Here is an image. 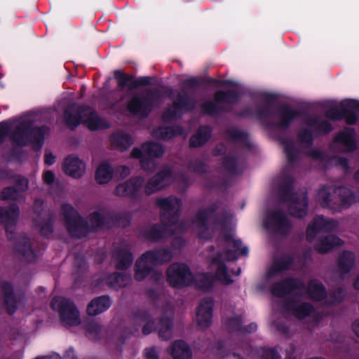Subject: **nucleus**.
<instances>
[{
	"label": "nucleus",
	"instance_id": "obj_1",
	"mask_svg": "<svg viewBox=\"0 0 359 359\" xmlns=\"http://www.w3.org/2000/svg\"><path fill=\"white\" fill-rule=\"evenodd\" d=\"M72 112V109L65 112L66 123L71 128L77 126L80 123H83L90 130L104 128L109 126L106 121L100 118L90 108L80 109L74 114Z\"/></svg>",
	"mask_w": 359,
	"mask_h": 359
},
{
	"label": "nucleus",
	"instance_id": "obj_2",
	"mask_svg": "<svg viewBox=\"0 0 359 359\" xmlns=\"http://www.w3.org/2000/svg\"><path fill=\"white\" fill-rule=\"evenodd\" d=\"M171 257L170 252L166 250L145 253L136 263V278L143 279L153 266L169 261Z\"/></svg>",
	"mask_w": 359,
	"mask_h": 359
},
{
	"label": "nucleus",
	"instance_id": "obj_3",
	"mask_svg": "<svg viewBox=\"0 0 359 359\" xmlns=\"http://www.w3.org/2000/svg\"><path fill=\"white\" fill-rule=\"evenodd\" d=\"M51 307L60 313V320L66 327L76 326L81 323L79 313L74 304L63 297H55L51 302Z\"/></svg>",
	"mask_w": 359,
	"mask_h": 359
},
{
	"label": "nucleus",
	"instance_id": "obj_4",
	"mask_svg": "<svg viewBox=\"0 0 359 359\" xmlns=\"http://www.w3.org/2000/svg\"><path fill=\"white\" fill-rule=\"evenodd\" d=\"M158 205L164 210L163 219H164L170 215H172V218L169 221L170 224H166L163 232L158 233V230L156 227L153 229V233L151 236L154 240L158 239L163 235L166 234L167 231H171L172 225H175V228H178L180 226V224H177L175 223L177 221L176 212L181 206V202L178 199L172 197L169 198L160 199Z\"/></svg>",
	"mask_w": 359,
	"mask_h": 359
},
{
	"label": "nucleus",
	"instance_id": "obj_5",
	"mask_svg": "<svg viewBox=\"0 0 359 359\" xmlns=\"http://www.w3.org/2000/svg\"><path fill=\"white\" fill-rule=\"evenodd\" d=\"M168 280L174 287H181L190 285L192 276L188 267L183 264H172L167 271Z\"/></svg>",
	"mask_w": 359,
	"mask_h": 359
},
{
	"label": "nucleus",
	"instance_id": "obj_6",
	"mask_svg": "<svg viewBox=\"0 0 359 359\" xmlns=\"http://www.w3.org/2000/svg\"><path fill=\"white\" fill-rule=\"evenodd\" d=\"M32 123L29 121H21L17 126L16 130L12 136L13 142L18 145H25L29 142L40 141L41 138L36 137L41 135L40 129H32Z\"/></svg>",
	"mask_w": 359,
	"mask_h": 359
},
{
	"label": "nucleus",
	"instance_id": "obj_7",
	"mask_svg": "<svg viewBox=\"0 0 359 359\" xmlns=\"http://www.w3.org/2000/svg\"><path fill=\"white\" fill-rule=\"evenodd\" d=\"M339 110L343 111L348 124H353L356 121V116L359 114V102L351 100H344L336 108L327 112V117L332 119L339 118L341 114L337 112Z\"/></svg>",
	"mask_w": 359,
	"mask_h": 359
},
{
	"label": "nucleus",
	"instance_id": "obj_8",
	"mask_svg": "<svg viewBox=\"0 0 359 359\" xmlns=\"http://www.w3.org/2000/svg\"><path fill=\"white\" fill-rule=\"evenodd\" d=\"M163 153L161 145L158 144L147 143L144 144L141 148H135L132 151V156L140 158V162L144 166L145 161L149 160L152 157H159Z\"/></svg>",
	"mask_w": 359,
	"mask_h": 359
},
{
	"label": "nucleus",
	"instance_id": "obj_9",
	"mask_svg": "<svg viewBox=\"0 0 359 359\" xmlns=\"http://www.w3.org/2000/svg\"><path fill=\"white\" fill-rule=\"evenodd\" d=\"M212 300L206 299L201 303L197 314L196 320L199 326L206 327L210 325L212 317Z\"/></svg>",
	"mask_w": 359,
	"mask_h": 359
},
{
	"label": "nucleus",
	"instance_id": "obj_10",
	"mask_svg": "<svg viewBox=\"0 0 359 359\" xmlns=\"http://www.w3.org/2000/svg\"><path fill=\"white\" fill-rule=\"evenodd\" d=\"M64 171L72 177H80L84 173L85 165L77 157L70 156L65 161Z\"/></svg>",
	"mask_w": 359,
	"mask_h": 359
},
{
	"label": "nucleus",
	"instance_id": "obj_11",
	"mask_svg": "<svg viewBox=\"0 0 359 359\" xmlns=\"http://www.w3.org/2000/svg\"><path fill=\"white\" fill-rule=\"evenodd\" d=\"M111 306V301L108 297H100L93 299L87 307L89 316H96L106 311Z\"/></svg>",
	"mask_w": 359,
	"mask_h": 359
},
{
	"label": "nucleus",
	"instance_id": "obj_12",
	"mask_svg": "<svg viewBox=\"0 0 359 359\" xmlns=\"http://www.w3.org/2000/svg\"><path fill=\"white\" fill-rule=\"evenodd\" d=\"M211 267L212 270H216L215 278L219 280L222 284L228 285L232 282L230 276L226 271L224 259L220 257L212 260Z\"/></svg>",
	"mask_w": 359,
	"mask_h": 359
},
{
	"label": "nucleus",
	"instance_id": "obj_13",
	"mask_svg": "<svg viewBox=\"0 0 359 359\" xmlns=\"http://www.w3.org/2000/svg\"><path fill=\"white\" fill-rule=\"evenodd\" d=\"M18 212V208L15 205L11 206L9 210L0 209V222L5 224L7 232L16 223Z\"/></svg>",
	"mask_w": 359,
	"mask_h": 359
},
{
	"label": "nucleus",
	"instance_id": "obj_14",
	"mask_svg": "<svg viewBox=\"0 0 359 359\" xmlns=\"http://www.w3.org/2000/svg\"><path fill=\"white\" fill-rule=\"evenodd\" d=\"M143 180L141 177H137L129 182L119 184L116 189V194L123 196L132 194L142 185Z\"/></svg>",
	"mask_w": 359,
	"mask_h": 359
},
{
	"label": "nucleus",
	"instance_id": "obj_15",
	"mask_svg": "<svg viewBox=\"0 0 359 359\" xmlns=\"http://www.w3.org/2000/svg\"><path fill=\"white\" fill-rule=\"evenodd\" d=\"M170 177V173L168 172L158 174L148 183L146 187L147 193L149 194L163 188L169 182Z\"/></svg>",
	"mask_w": 359,
	"mask_h": 359
},
{
	"label": "nucleus",
	"instance_id": "obj_16",
	"mask_svg": "<svg viewBox=\"0 0 359 359\" xmlns=\"http://www.w3.org/2000/svg\"><path fill=\"white\" fill-rule=\"evenodd\" d=\"M172 355L174 359H190L191 352L184 341H176L173 345Z\"/></svg>",
	"mask_w": 359,
	"mask_h": 359
},
{
	"label": "nucleus",
	"instance_id": "obj_17",
	"mask_svg": "<svg viewBox=\"0 0 359 359\" xmlns=\"http://www.w3.org/2000/svg\"><path fill=\"white\" fill-rule=\"evenodd\" d=\"M335 141L342 144L346 151H350L355 146L353 132L351 130H346L336 137Z\"/></svg>",
	"mask_w": 359,
	"mask_h": 359
},
{
	"label": "nucleus",
	"instance_id": "obj_18",
	"mask_svg": "<svg viewBox=\"0 0 359 359\" xmlns=\"http://www.w3.org/2000/svg\"><path fill=\"white\" fill-rule=\"evenodd\" d=\"M210 130L209 127L201 128L197 133L194 135L190 140V144L192 147H198L203 144L209 138Z\"/></svg>",
	"mask_w": 359,
	"mask_h": 359
},
{
	"label": "nucleus",
	"instance_id": "obj_19",
	"mask_svg": "<svg viewBox=\"0 0 359 359\" xmlns=\"http://www.w3.org/2000/svg\"><path fill=\"white\" fill-rule=\"evenodd\" d=\"M307 201L303 198L300 201H293L290 207L292 215L297 217H302L306 212Z\"/></svg>",
	"mask_w": 359,
	"mask_h": 359
},
{
	"label": "nucleus",
	"instance_id": "obj_20",
	"mask_svg": "<svg viewBox=\"0 0 359 359\" xmlns=\"http://www.w3.org/2000/svg\"><path fill=\"white\" fill-rule=\"evenodd\" d=\"M111 178V170L107 164H102L96 170L95 180L99 184L108 182Z\"/></svg>",
	"mask_w": 359,
	"mask_h": 359
},
{
	"label": "nucleus",
	"instance_id": "obj_21",
	"mask_svg": "<svg viewBox=\"0 0 359 359\" xmlns=\"http://www.w3.org/2000/svg\"><path fill=\"white\" fill-rule=\"evenodd\" d=\"M4 295H5V304L6 306V309L8 313L12 314L14 313L16 305V299L14 295L12 293V287L11 285H6L4 289Z\"/></svg>",
	"mask_w": 359,
	"mask_h": 359
},
{
	"label": "nucleus",
	"instance_id": "obj_22",
	"mask_svg": "<svg viewBox=\"0 0 359 359\" xmlns=\"http://www.w3.org/2000/svg\"><path fill=\"white\" fill-rule=\"evenodd\" d=\"M310 297L315 300H320L324 297L325 292L324 287L316 280L311 281L309 286Z\"/></svg>",
	"mask_w": 359,
	"mask_h": 359
},
{
	"label": "nucleus",
	"instance_id": "obj_23",
	"mask_svg": "<svg viewBox=\"0 0 359 359\" xmlns=\"http://www.w3.org/2000/svg\"><path fill=\"white\" fill-rule=\"evenodd\" d=\"M130 278L126 275L114 273L107 279V283L112 287L118 288L126 285Z\"/></svg>",
	"mask_w": 359,
	"mask_h": 359
},
{
	"label": "nucleus",
	"instance_id": "obj_24",
	"mask_svg": "<svg viewBox=\"0 0 359 359\" xmlns=\"http://www.w3.org/2000/svg\"><path fill=\"white\" fill-rule=\"evenodd\" d=\"M115 259L117 262V268L121 269L128 267L133 261L132 255L128 251H123L118 253L116 255Z\"/></svg>",
	"mask_w": 359,
	"mask_h": 359
},
{
	"label": "nucleus",
	"instance_id": "obj_25",
	"mask_svg": "<svg viewBox=\"0 0 359 359\" xmlns=\"http://www.w3.org/2000/svg\"><path fill=\"white\" fill-rule=\"evenodd\" d=\"M330 221L325 220L322 216H318L315 218L314 222L312 224H310L307 229V233L311 236L315 233L317 230L327 228L330 226Z\"/></svg>",
	"mask_w": 359,
	"mask_h": 359
},
{
	"label": "nucleus",
	"instance_id": "obj_26",
	"mask_svg": "<svg viewBox=\"0 0 359 359\" xmlns=\"http://www.w3.org/2000/svg\"><path fill=\"white\" fill-rule=\"evenodd\" d=\"M341 240L334 236H330L321 241L318 247V250L323 252H327L335 245L341 244Z\"/></svg>",
	"mask_w": 359,
	"mask_h": 359
},
{
	"label": "nucleus",
	"instance_id": "obj_27",
	"mask_svg": "<svg viewBox=\"0 0 359 359\" xmlns=\"http://www.w3.org/2000/svg\"><path fill=\"white\" fill-rule=\"evenodd\" d=\"M113 144L121 150L126 149L131 144L130 137L123 134H117L112 137Z\"/></svg>",
	"mask_w": 359,
	"mask_h": 359
},
{
	"label": "nucleus",
	"instance_id": "obj_28",
	"mask_svg": "<svg viewBox=\"0 0 359 359\" xmlns=\"http://www.w3.org/2000/svg\"><path fill=\"white\" fill-rule=\"evenodd\" d=\"M147 104V101H143L140 97H135L128 103V109L131 113H137L142 108L145 107Z\"/></svg>",
	"mask_w": 359,
	"mask_h": 359
},
{
	"label": "nucleus",
	"instance_id": "obj_29",
	"mask_svg": "<svg viewBox=\"0 0 359 359\" xmlns=\"http://www.w3.org/2000/svg\"><path fill=\"white\" fill-rule=\"evenodd\" d=\"M172 323L170 320H162L158 327L159 335L163 339H168L171 334Z\"/></svg>",
	"mask_w": 359,
	"mask_h": 359
},
{
	"label": "nucleus",
	"instance_id": "obj_30",
	"mask_svg": "<svg viewBox=\"0 0 359 359\" xmlns=\"http://www.w3.org/2000/svg\"><path fill=\"white\" fill-rule=\"evenodd\" d=\"M311 310L312 307L310 304H304L295 310L294 314L297 318H302L309 315Z\"/></svg>",
	"mask_w": 359,
	"mask_h": 359
},
{
	"label": "nucleus",
	"instance_id": "obj_31",
	"mask_svg": "<svg viewBox=\"0 0 359 359\" xmlns=\"http://www.w3.org/2000/svg\"><path fill=\"white\" fill-rule=\"evenodd\" d=\"M291 283L287 281L276 285L272 290L273 294L276 296H283L286 293L287 287L290 285Z\"/></svg>",
	"mask_w": 359,
	"mask_h": 359
},
{
	"label": "nucleus",
	"instance_id": "obj_32",
	"mask_svg": "<svg viewBox=\"0 0 359 359\" xmlns=\"http://www.w3.org/2000/svg\"><path fill=\"white\" fill-rule=\"evenodd\" d=\"M17 196L16 191L13 188L4 189L1 192V198L4 200L15 198Z\"/></svg>",
	"mask_w": 359,
	"mask_h": 359
},
{
	"label": "nucleus",
	"instance_id": "obj_33",
	"mask_svg": "<svg viewBox=\"0 0 359 359\" xmlns=\"http://www.w3.org/2000/svg\"><path fill=\"white\" fill-rule=\"evenodd\" d=\"M184 100H180V102H175L172 108L169 109V113L171 116L177 115L184 108Z\"/></svg>",
	"mask_w": 359,
	"mask_h": 359
},
{
	"label": "nucleus",
	"instance_id": "obj_34",
	"mask_svg": "<svg viewBox=\"0 0 359 359\" xmlns=\"http://www.w3.org/2000/svg\"><path fill=\"white\" fill-rule=\"evenodd\" d=\"M233 245L236 248L235 252L238 255H245L248 254V248L246 247L240 248L241 245V242L239 240H234L233 241Z\"/></svg>",
	"mask_w": 359,
	"mask_h": 359
},
{
	"label": "nucleus",
	"instance_id": "obj_35",
	"mask_svg": "<svg viewBox=\"0 0 359 359\" xmlns=\"http://www.w3.org/2000/svg\"><path fill=\"white\" fill-rule=\"evenodd\" d=\"M282 116L283 121L281 124L283 126H286L289 123V121L293 118L294 113L290 109H287L283 111Z\"/></svg>",
	"mask_w": 359,
	"mask_h": 359
},
{
	"label": "nucleus",
	"instance_id": "obj_36",
	"mask_svg": "<svg viewBox=\"0 0 359 359\" xmlns=\"http://www.w3.org/2000/svg\"><path fill=\"white\" fill-rule=\"evenodd\" d=\"M8 126L6 124V123H0V143H1L7 133H8Z\"/></svg>",
	"mask_w": 359,
	"mask_h": 359
},
{
	"label": "nucleus",
	"instance_id": "obj_37",
	"mask_svg": "<svg viewBox=\"0 0 359 359\" xmlns=\"http://www.w3.org/2000/svg\"><path fill=\"white\" fill-rule=\"evenodd\" d=\"M54 180V175L50 171H46L43 174V181L47 184H50Z\"/></svg>",
	"mask_w": 359,
	"mask_h": 359
},
{
	"label": "nucleus",
	"instance_id": "obj_38",
	"mask_svg": "<svg viewBox=\"0 0 359 359\" xmlns=\"http://www.w3.org/2000/svg\"><path fill=\"white\" fill-rule=\"evenodd\" d=\"M145 357L147 359H157L156 351L153 348L146 350Z\"/></svg>",
	"mask_w": 359,
	"mask_h": 359
},
{
	"label": "nucleus",
	"instance_id": "obj_39",
	"mask_svg": "<svg viewBox=\"0 0 359 359\" xmlns=\"http://www.w3.org/2000/svg\"><path fill=\"white\" fill-rule=\"evenodd\" d=\"M55 161V156L50 152H48L45 155V163L50 165H52Z\"/></svg>",
	"mask_w": 359,
	"mask_h": 359
},
{
	"label": "nucleus",
	"instance_id": "obj_40",
	"mask_svg": "<svg viewBox=\"0 0 359 359\" xmlns=\"http://www.w3.org/2000/svg\"><path fill=\"white\" fill-rule=\"evenodd\" d=\"M205 281L207 282V283H204L203 284H199V287L206 289V288L209 287V285L210 283H212L213 281L214 278L212 276H205Z\"/></svg>",
	"mask_w": 359,
	"mask_h": 359
},
{
	"label": "nucleus",
	"instance_id": "obj_41",
	"mask_svg": "<svg viewBox=\"0 0 359 359\" xmlns=\"http://www.w3.org/2000/svg\"><path fill=\"white\" fill-rule=\"evenodd\" d=\"M266 357L268 359H279L280 356L274 350H269Z\"/></svg>",
	"mask_w": 359,
	"mask_h": 359
},
{
	"label": "nucleus",
	"instance_id": "obj_42",
	"mask_svg": "<svg viewBox=\"0 0 359 359\" xmlns=\"http://www.w3.org/2000/svg\"><path fill=\"white\" fill-rule=\"evenodd\" d=\"M153 327V322H148L143 327V332L145 334H149Z\"/></svg>",
	"mask_w": 359,
	"mask_h": 359
},
{
	"label": "nucleus",
	"instance_id": "obj_43",
	"mask_svg": "<svg viewBox=\"0 0 359 359\" xmlns=\"http://www.w3.org/2000/svg\"><path fill=\"white\" fill-rule=\"evenodd\" d=\"M163 130H166L165 134H163V132L160 131V134L161 135L163 138H170L172 137V135L170 134V133L172 132L173 130L172 128H166Z\"/></svg>",
	"mask_w": 359,
	"mask_h": 359
},
{
	"label": "nucleus",
	"instance_id": "obj_44",
	"mask_svg": "<svg viewBox=\"0 0 359 359\" xmlns=\"http://www.w3.org/2000/svg\"><path fill=\"white\" fill-rule=\"evenodd\" d=\"M115 76H116L117 79H120V84L123 85V80L125 79V76H124V74H123L121 72L116 71V72H115Z\"/></svg>",
	"mask_w": 359,
	"mask_h": 359
},
{
	"label": "nucleus",
	"instance_id": "obj_45",
	"mask_svg": "<svg viewBox=\"0 0 359 359\" xmlns=\"http://www.w3.org/2000/svg\"><path fill=\"white\" fill-rule=\"evenodd\" d=\"M345 258L348 259L350 262H352L353 259V255L351 252H345L343 255V257H341V262H343Z\"/></svg>",
	"mask_w": 359,
	"mask_h": 359
},
{
	"label": "nucleus",
	"instance_id": "obj_46",
	"mask_svg": "<svg viewBox=\"0 0 359 359\" xmlns=\"http://www.w3.org/2000/svg\"><path fill=\"white\" fill-rule=\"evenodd\" d=\"M353 330L356 335L359 337V320H355L353 324Z\"/></svg>",
	"mask_w": 359,
	"mask_h": 359
},
{
	"label": "nucleus",
	"instance_id": "obj_47",
	"mask_svg": "<svg viewBox=\"0 0 359 359\" xmlns=\"http://www.w3.org/2000/svg\"><path fill=\"white\" fill-rule=\"evenodd\" d=\"M272 219L275 222V223L277 225L280 226L282 224V221L280 219L279 215L276 214V215H273Z\"/></svg>",
	"mask_w": 359,
	"mask_h": 359
},
{
	"label": "nucleus",
	"instance_id": "obj_48",
	"mask_svg": "<svg viewBox=\"0 0 359 359\" xmlns=\"http://www.w3.org/2000/svg\"><path fill=\"white\" fill-rule=\"evenodd\" d=\"M215 99L217 101H222L226 99V94L222 92H219L215 95Z\"/></svg>",
	"mask_w": 359,
	"mask_h": 359
},
{
	"label": "nucleus",
	"instance_id": "obj_49",
	"mask_svg": "<svg viewBox=\"0 0 359 359\" xmlns=\"http://www.w3.org/2000/svg\"><path fill=\"white\" fill-rule=\"evenodd\" d=\"M64 211L75 213L76 212L72 208V207L69 205H66L64 207Z\"/></svg>",
	"mask_w": 359,
	"mask_h": 359
},
{
	"label": "nucleus",
	"instance_id": "obj_50",
	"mask_svg": "<svg viewBox=\"0 0 359 359\" xmlns=\"http://www.w3.org/2000/svg\"><path fill=\"white\" fill-rule=\"evenodd\" d=\"M93 218L97 220L98 223L100 222V220L101 219V216L99 213H95L93 215Z\"/></svg>",
	"mask_w": 359,
	"mask_h": 359
},
{
	"label": "nucleus",
	"instance_id": "obj_51",
	"mask_svg": "<svg viewBox=\"0 0 359 359\" xmlns=\"http://www.w3.org/2000/svg\"><path fill=\"white\" fill-rule=\"evenodd\" d=\"M21 184H22V185H23V187L22 188V189L24 190L25 188H27V180L22 179L21 180Z\"/></svg>",
	"mask_w": 359,
	"mask_h": 359
},
{
	"label": "nucleus",
	"instance_id": "obj_52",
	"mask_svg": "<svg viewBox=\"0 0 359 359\" xmlns=\"http://www.w3.org/2000/svg\"><path fill=\"white\" fill-rule=\"evenodd\" d=\"M326 195V192H325V190H323L321 192H320L319 194V198L320 199H322L323 198L324 196Z\"/></svg>",
	"mask_w": 359,
	"mask_h": 359
},
{
	"label": "nucleus",
	"instance_id": "obj_53",
	"mask_svg": "<svg viewBox=\"0 0 359 359\" xmlns=\"http://www.w3.org/2000/svg\"><path fill=\"white\" fill-rule=\"evenodd\" d=\"M122 170H123V173H124V175H128V173H129V170H128L127 168L123 167V168H122Z\"/></svg>",
	"mask_w": 359,
	"mask_h": 359
},
{
	"label": "nucleus",
	"instance_id": "obj_54",
	"mask_svg": "<svg viewBox=\"0 0 359 359\" xmlns=\"http://www.w3.org/2000/svg\"><path fill=\"white\" fill-rule=\"evenodd\" d=\"M250 331H254V330H256V328H257V326H256V325H255V324H252V325H250Z\"/></svg>",
	"mask_w": 359,
	"mask_h": 359
},
{
	"label": "nucleus",
	"instance_id": "obj_55",
	"mask_svg": "<svg viewBox=\"0 0 359 359\" xmlns=\"http://www.w3.org/2000/svg\"><path fill=\"white\" fill-rule=\"evenodd\" d=\"M354 285H355V287L359 288V278L355 280Z\"/></svg>",
	"mask_w": 359,
	"mask_h": 359
},
{
	"label": "nucleus",
	"instance_id": "obj_56",
	"mask_svg": "<svg viewBox=\"0 0 359 359\" xmlns=\"http://www.w3.org/2000/svg\"><path fill=\"white\" fill-rule=\"evenodd\" d=\"M321 203H322V204L323 205H327V201L325 199H324Z\"/></svg>",
	"mask_w": 359,
	"mask_h": 359
},
{
	"label": "nucleus",
	"instance_id": "obj_57",
	"mask_svg": "<svg viewBox=\"0 0 359 359\" xmlns=\"http://www.w3.org/2000/svg\"><path fill=\"white\" fill-rule=\"evenodd\" d=\"M205 111L207 113H212V110H211L210 109L205 108Z\"/></svg>",
	"mask_w": 359,
	"mask_h": 359
},
{
	"label": "nucleus",
	"instance_id": "obj_58",
	"mask_svg": "<svg viewBox=\"0 0 359 359\" xmlns=\"http://www.w3.org/2000/svg\"><path fill=\"white\" fill-rule=\"evenodd\" d=\"M199 236H200L201 238H206V236L205 235H203V233H200Z\"/></svg>",
	"mask_w": 359,
	"mask_h": 359
},
{
	"label": "nucleus",
	"instance_id": "obj_59",
	"mask_svg": "<svg viewBox=\"0 0 359 359\" xmlns=\"http://www.w3.org/2000/svg\"><path fill=\"white\" fill-rule=\"evenodd\" d=\"M163 118H165V119L168 118V115L167 114H165Z\"/></svg>",
	"mask_w": 359,
	"mask_h": 359
},
{
	"label": "nucleus",
	"instance_id": "obj_60",
	"mask_svg": "<svg viewBox=\"0 0 359 359\" xmlns=\"http://www.w3.org/2000/svg\"><path fill=\"white\" fill-rule=\"evenodd\" d=\"M356 177L359 179V170H358V171L356 172Z\"/></svg>",
	"mask_w": 359,
	"mask_h": 359
},
{
	"label": "nucleus",
	"instance_id": "obj_61",
	"mask_svg": "<svg viewBox=\"0 0 359 359\" xmlns=\"http://www.w3.org/2000/svg\"><path fill=\"white\" fill-rule=\"evenodd\" d=\"M68 354H69V355H73V351H69V352L68 353Z\"/></svg>",
	"mask_w": 359,
	"mask_h": 359
},
{
	"label": "nucleus",
	"instance_id": "obj_62",
	"mask_svg": "<svg viewBox=\"0 0 359 359\" xmlns=\"http://www.w3.org/2000/svg\"><path fill=\"white\" fill-rule=\"evenodd\" d=\"M181 133V130L180 129L178 132L176 133V134H179Z\"/></svg>",
	"mask_w": 359,
	"mask_h": 359
}]
</instances>
